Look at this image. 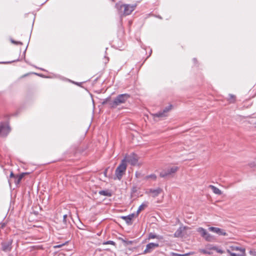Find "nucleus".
<instances>
[{
    "instance_id": "nucleus-1",
    "label": "nucleus",
    "mask_w": 256,
    "mask_h": 256,
    "mask_svg": "<svg viewBox=\"0 0 256 256\" xmlns=\"http://www.w3.org/2000/svg\"><path fill=\"white\" fill-rule=\"evenodd\" d=\"M136 6L135 4H128L118 3L116 4V8L120 15H129L135 9Z\"/></svg>"
},
{
    "instance_id": "nucleus-2",
    "label": "nucleus",
    "mask_w": 256,
    "mask_h": 256,
    "mask_svg": "<svg viewBox=\"0 0 256 256\" xmlns=\"http://www.w3.org/2000/svg\"><path fill=\"white\" fill-rule=\"evenodd\" d=\"M226 252L230 256H246L245 248L236 245L228 246Z\"/></svg>"
},
{
    "instance_id": "nucleus-3",
    "label": "nucleus",
    "mask_w": 256,
    "mask_h": 256,
    "mask_svg": "<svg viewBox=\"0 0 256 256\" xmlns=\"http://www.w3.org/2000/svg\"><path fill=\"white\" fill-rule=\"evenodd\" d=\"M126 169V160L123 159L120 164L118 166V167L116 170L115 174L116 178L118 180H120L123 174H124Z\"/></svg>"
},
{
    "instance_id": "nucleus-4",
    "label": "nucleus",
    "mask_w": 256,
    "mask_h": 256,
    "mask_svg": "<svg viewBox=\"0 0 256 256\" xmlns=\"http://www.w3.org/2000/svg\"><path fill=\"white\" fill-rule=\"evenodd\" d=\"M124 159L126 160V162H128L132 166H140L143 164L142 162L139 161V157L134 154H130Z\"/></svg>"
},
{
    "instance_id": "nucleus-5",
    "label": "nucleus",
    "mask_w": 256,
    "mask_h": 256,
    "mask_svg": "<svg viewBox=\"0 0 256 256\" xmlns=\"http://www.w3.org/2000/svg\"><path fill=\"white\" fill-rule=\"evenodd\" d=\"M129 98L127 94H122L118 96L112 102V106L115 107L118 105L124 103Z\"/></svg>"
},
{
    "instance_id": "nucleus-6",
    "label": "nucleus",
    "mask_w": 256,
    "mask_h": 256,
    "mask_svg": "<svg viewBox=\"0 0 256 256\" xmlns=\"http://www.w3.org/2000/svg\"><path fill=\"white\" fill-rule=\"evenodd\" d=\"M177 170L178 168L176 166L168 168L167 169L163 170L160 172V176L162 178H165L175 173Z\"/></svg>"
},
{
    "instance_id": "nucleus-7",
    "label": "nucleus",
    "mask_w": 256,
    "mask_h": 256,
    "mask_svg": "<svg viewBox=\"0 0 256 256\" xmlns=\"http://www.w3.org/2000/svg\"><path fill=\"white\" fill-rule=\"evenodd\" d=\"M10 130V128L7 123L1 124H0V136H6Z\"/></svg>"
},
{
    "instance_id": "nucleus-8",
    "label": "nucleus",
    "mask_w": 256,
    "mask_h": 256,
    "mask_svg": "<svg viewBox=\"0 0 256 256\" xmlns=\"http://www.w3.org/2000/svg\"><path fill=\"white\" fill-rule=\"evenodd\" d=\"M159 244L158 243L150 242L146 244V248L144 251V254H148L152 252L154 249L158 248Z\"/></svg>"
},
{
    "instance_id": "nucleus-9",
    "label": "nucleus",
    "mask_w": 256,
    "mask_h": 256,
    "mask_svg": "<svg viewBox=\"0 0 256 256\" xmlns=\"http://www.w3.org/2000/svg\"><path fill=\"white\" fill-rule=\"evenodd\" d=\"M172 106L166 107L162 112L153 114L154 118H164L167 116V113L171 110Z\"/></svg>"
},
{
    "instance_id": "nucleus-10",
    "label": "nucleus",
    "mask_w": 256,
    "mask_h": 256,
    "mask_svg": "<svg viewBox=\"0 0 256 256\" xmlns=\"http://www.w3.org/2000/svg\"><path fill=\"white\" fill-rule=\"evenodd\" d=\"M26 174H28V173L23 172L18 176H14L12 172H11L10 174V178H14L15 184L16 185H18L20 184V180L23 178V177Z\"/></svg>"
},
{
    "instance_id": "nucleus-11",
    "label": "nucleus",
    "mask_w": 256,
    "mask_h": 256,
    "mask_svg": "<svg viewBox=\"0 0 256 256\" xmlns=\"http://www.w3.org/2000/svg\"><path fill=\"white\" fill-rule=\"evenodd\" d=\"M208 230L214 233L218 234L220 236H227V234L223 229L216 228V227H210Z\"/></svg>"
},
{
    "instance_id": "nucleus-12",
    "label": "nucleus",
    "mask_w": 256,
    "mask_h": 256,
    "mask_svg": "<svg viewBox=\"0 0 256 256\" xmlns=\"http://www.w3.org/2000/svg\"><path fill=\"white\" fill-rule=\"evenodd\" d=\"M162 192V190L160 188H156V189H150L148 191L146 192L147 194H151L152 196L156 197Z\"/></svg>"
},
{
    "instance_id": "nucleus-13",
    "label": "nucleus",
    "mask_w": 256,
    "mask_h": 256,
    "mask_svg": "<svg viewBox=\"0 0 256 256\" xmlns=\"http://www.w3.org/2000/svg\"><path fill=\"white\" fill-rule=\"evenodd\" d=\"M135 214H132L127 216H122L120 218L124 220L127 224H132V220Z\"/></svg>"
},
{
    "instance_id": "nucleus-14",
    "label": "nucleus",
    "mask_w": 256,
    "mask_h": 256,
    "mask_svg": "<svg viewBox=\"0 0 256 256\" xmlns=\"http://www.w3.org/2000/svg\"><path fill=\"white\" fill-rule=\"evenodd\" d=\"M185 226L180 227L175 232L174 235L175 237L180 238L182 236L183 232L186 230Z\"/></svg>"
},
{
    "instance_id": "nucleus-15",
    "label": "nucleus",
    "mask_w": 256,
    "mask_h": 256,
    "mask_svg": "<svg viewBox=\"0 0 256 256\" xmlns=\"http://www.w3.org/2000/svg\"><path fill=\"white\" fill-rule=\"evenodd\" d=\"M202 238H204L205 240L208 242H212L214 240V237L212 236L210 234L208 233L207 232H206V234H204Z\"/></svg>"
},
{
    "instance_id": "nucleus-16",
    "label": "nucleus",
    "mask_w": 256,
    "mask_h": 256,
    "mask_svg": "<svg viewBox=\"0 0 256 256\" xmlns=\"http://www.w3.org/2000/svg\"><path fill=\"white\" fill-rule=\"evenodd\" d=\"M210 188H211L214 193L216 194L220 195L222 194V191L218 188L214 186L210 185Z\"/></svg>"
},
{
    "instance_id": "nucleus-17",
    "label": "nucleus",
    "mask_w": 256,
    "mask_h": 256,
    "mask_svg": "<svg viewBox=\"0 0 256 256\" xmlns=\"http://www.w3.org/2000/svg\"><path fill=\"white\" fill-rule=\"evenodd\" d=\"M10 245H11L10 242H8L7 243H4L2 244V250L6 252L10 250L11 248Z\"/></svg>"
},
{
    "instance_id": "nucleus-18",
    "label": "nucleus",
    "mask_w": 256,
    "mask_h": 256,
    "mask_svg": "<svg viewBox=\"0 0 256 256\" xmlns=\"http://www.w3.org/2000/svg\"><path fill=\"white\" fill-rule=\"evenodd\" d=\"M162 236H158V235H156V234H152V233H150L149 234H148V240H150V239H154V238H156V239H162Z\"/></svg>"
},
{
    "instance_id": "nucleus-19",
    "label": "nucleus",
    "mask_w": 256,
    "mask_h": 256,
    "mask_svg": "<svg viewBox=\"0 0 256 256\" xmlns=\"http://www.w3.org/2000/svg\"><path fill=\"white\" fill-rule=\"evenodd\" d=\"M145 180H155L156 179V176L155 174H151L145 177Z\"/></svg>"
},
{
    "instance_id": "nucleus-20",
    "label": "nucleus",
    "mask_w": 256,
    "mask_h": 256,
    "mask_svg": "<svg viewBox=\"0 0 256 256\" xmlns=\"http://www.w3.org/2000/svg\"><path fill=\"white\" fill-rule=\"evenodd\" d=\"M197 232H200V235H201V236L202 237V236L204 234H206V230L205 229H204V228H198L197 229Z\"/></svg>"
},
{
    "instance_id": "nucleus-21",
    "label": "nucleus",
    "mask_w": 256,
    "mask_h": 256,
    "mask_svg": "<svg viewBox=\"0 0 256 256\" xmlns=\"http://www.w3.org/2000/svg\"><path fill=\"white\" fill-rule=\"evenodd\" d=\"M147 204L146 203L142 204L138 208L137 210V214H138L141 210H144L146 207Z\"/></svg>"
},
{
    "instance_id": "nucleus-22",
    "label": "nucleus",
    "mask_w": 256,
    "mask_h": 256,
    "mask_svg": "<svg viewBox=\"0 0 256 256\" xmlns=\"http://www.w3.org/2000/svg\"><path fill=\"white\" fill-rule=\"evenodd\" d=\"M228 99L230 102H232L235 100V96L233 94H229Z\"/></svg>"
},
{
    "instance_id": "nucleus-23",
    "label": "nucleus",
    "mask_w": 256,
    "mask_h": 256,
    "mask_svg": "<svg viewBox=\"0 0 256 256\" xmlns=\"http://www.w3.org/2000/svg\"><path fill=\"white\" fill-rule=\"evenodd\" d=\"M192 253H186V254H176V253H174V252H172V255L174 256H188L190 254H192Z\"/></svg>"
},
{
    "instance_id": "nucleus-24",
    "label": "nucleus",
    "mask_w": 256,
    "mask_h": 256,
    "mask_svg": "<svg viewBox=\"0 0 256 256\" xmlns=\"http://www.w3.org/2000/svg\"><path fill=\"white\" fill-rule=\"evenodd\" d=\"M250 166L251 168H256V158L250 164Z\"/></svg>"
},
{
    "instance_id": "nucleus-25",
    "label": "nucleus",
    "mask_w": 256,
    "mask_h": 256,
    "mask_svg": "<svg viewBox=\"0 0 256 256\" xmlns=\"http://www.w3.org/2000/svg\"><path fill=\"white\" fill-rule=\"evenodd\" d=\"M212 248H214V250H216L220 254H223L224 252V250H221L220 248H218L216 246H213Z\"/></svg>"
},
{
    "instance_id": "nucleus-26",
    "label": "nucleus",
    "mask_w": 256,
    "mask_h": 256,
    "mask_svg": "<svg viewBox=\"0 0 256 256\" xmlns=\"http://www.w3.org/2000/svg\"><path fill=\"white\" fill-rule=\"evenodd\" d=\"M249 253L252 256H256V249H251L250 250Z\"/></svg>"
},
{
    "instance_id": "nucleus-27",
    "label": "nucleus",
    "mask_w": 256,
    "mask_h": 256,
    "mask_svg": "<svg viewBox=\"0 0 256 256\" xmlns=\"http://www.w3.org/2000/svg\"><path fill=\"white\" fill-rule=\"evenodd\" d=\"M200 252L202 253V254H210V252L209 251H208V250L207 249H202V250H200Z\"/></svg>"
},
{
    "instance_id": "nucleus-28",
    "label": "nucleus",
    "mask_w": 256,
    "mask_h": 256,
    "mask_svg": "<svg viewBox=\"0 0 256 256\" xmlns=\"http://www.w3.org/2000/svg\"><path fill=\"white\" fill-rule=\"evenodd\" d=\"M66 218H67V215L66 214H64L63 216V220L62 221H63V222L64 224V226H65L66 225Z\"/></svg>"
},
{
    "instance_id": "nucleus-29",
    "label": "nucleus",
    "mask_w": 256,
    "mask_h": 256,
    "mask_svg": "<svg viewBox=\"0 0 256 256\" xmlns=\"http://www.w3.org/2000/svg\"><path fill=\"white\" fill-rule=\"evenodd\" d=\"M214 246L212 245H208L206 246V248L208 250H214V248H212V247Z\"/></svg>"
},
{
    "instance_id": "nucleus-30",
    "label": "nucleus",
    "mask_w": 256,
    "mask_h": 256,
    "mask_svg": "<svg viewBox=\"0 0 256 256\" xmlns=\"http://www.w3.org/2000/svg\"><path fill=\"white\" fill-rule=\"evenodd\" d=\"M104 244H114V242L113 241L110 240V241H108L106 242H104Z\"/></svg>"
},
{
    "instance_id": "nucleus-31",
    "label": "nucleus",
    "mask_w": 256,
    "mask_h": 256,
    "mask_svg": "<svg viewBox=\"0 0 256 256\" xmlns=\"http://www.w3.org/2000/svg\"><path fill=\"white\" fill-rule=\"evenodd\" d=\"M107 192H105V191H100V194H102V195H104V196H106L107 195Z\"/></svg>"
},
{
    "instance_id": "nucleus-32",
    "label": "nucleus",
    "mask_w": 256,
    "mask_h": 256,
    "mask_svg": "<svg viewBox=\"0 0 256 256\" xmlns=\"http://www.w3.org/2000/svg\"><path fill=\"white\" fill-rule=\"evenodd\" d=\"M11 42L12 43L14 44H22V43L20 42H16L14 40H11Z\"/></svg>"
},
{
    "instance_id": "nucleus-33",
    "label": "nucleus",
    "mask_w": 256,
    "mask_h": 256,
    "mask_svg": "<svg viewBox=\"0 0 256 256\" xmlns=\"http://www.w3.org/2000/svg\"><path fill=\"white\" fill-rule=\"evenodd\" d=\"M108 168H106L105 171L104 172V175L105 176H106L107 172H108Z\"/></svg>"
},
{
    "instance_id": "nucleus-34",
    "label": "nucleus",
    "mask_w": 256,
    "mask_h": 256,
    "mask_svg": "<svg viewBox=\"0 0 256 256\" xmlns=\"http://www.w3.org/2000/svg\"><path fill=\"white\" fill-rule=\"evenodd\" d=\"M140 173H138V172H136V176L137 178H138V177L140 176Z\"/></svg>"
},
{
    "instance_id": "nucleus-35",
    "label": "nucleus",
    "mask_w": 256,
    "mask_h": 256,
    "mask_svg": "<svg viewBox=\"0 0 256 256\" xmlns=\"http://www.w3.org/2000/svg\"><path fill=\"white\" fill-rule=\"evenodd\" d=\"M61 246H62V245H58V246H54V247L55 248H60Z\"/></svg>"
},
{
    "instance_id": "nucleus-36",
    "label": "nucleus",
    "mask_w": 256,
    "mask_h": 256,
    "mask_svg": "<svg viewBox=\"0 0 256 256\" xmlns=\"http://www.w3.org/2000/svg\"><path fill=\"white\" fill-rule=\"evenodd\" d=\"M192 60L194 61V63L196 62V58H193Z\"/></svg>"
},
{
    "instance_id": "nucleus-37",
    "label": "nucleus",
    "mask_w": 256,
    "mask_h": 256,
    "mask_svg": "<svg viewBox=\"0 0 256 256\" xmlns=\"http://www.w3.org/2000/svg\"><path fill=\"white\" fill-rule=\"evenodd\" d=\"M9 184H10H10H11V180H9Z\"/></svg>"
},
{
    "instance_id": "nucleus-38",
    "label": "nucleus",
    "mask_w": 256,
    "mask_h": 256,
    "mask_svg": "<svg viewBox=\"0 0 256 256\" xmlns=\"http://www.w3.org/2000/svg\"><path fill=\"white\" fill-rule=\"evenodd\" d=\"M75 84H76L77 85H79V84L78 83H75Z\"/></svg>"
},
{
    "instance_id": "nucleus-39",
    "label": "nucleus",
    "mask_w": 256,
    "mask_h": 256,
    "mask_svg": "<svg viewBox=\"0 0 256 256\" xmlns=\"http://www.w3.org/2000/svg\"><path fill=\"white\" fill-rule=\"evenodd\" d=\"M112 1H114V0H112Z\"/></svg>"
}]
</instances>
